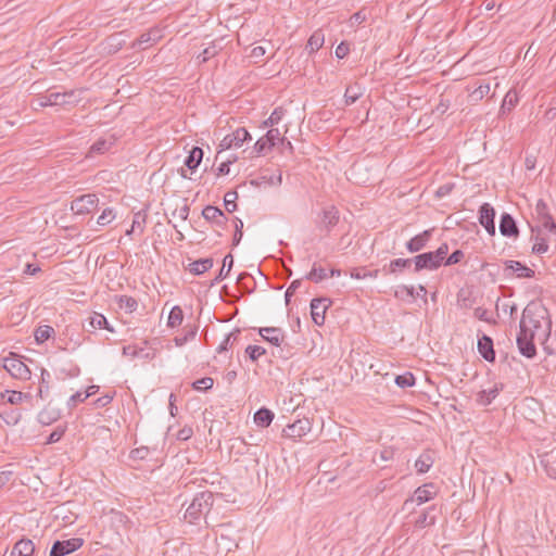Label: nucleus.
Listing matches in <instances>:
<instances>
[{
	"label": "nucleus",
	"mask_w": 556,
	"mask_h": 556,
	"mask_svg": "<svg viewBox=\"0 0 556 556\" xmlns=\"http://www.w3.org/2000/svg\"><path fill=\"white\" fill-rule=\"evenodd\" d=\"M410 261H413L415 273L421 270H437L442 266L432 251L417 254L410 257Z\"/></svg>",
	"instance_id": "9"
},
{
	"label": "nucleus",
	"mask_w": 556,
	"mask_h": 556,
	"mask_svg": "<svg viewBox=\"0 0 556 556\" xmlns=\"http://www.w3.org/2000/svg\"><path fill=\"white\" fill-rule=\"evenodd\" d=\"M54 333H55V331H54L53 327H51L49 325H43V326H39L35 330L34 336H35L36 342L40 344V343L46 342L50 338H52L54 336Z\"/></svg>",
	"instance_id": "39"
},
{
	"label": "nucleus",
	"mask_w": 556,
	"mask_h": 556,
	"mask_svg": "<svg viewBox=\"0 0 556 556\" xmlns=\"http://www.w3.org/2000/svg\"><path fill=\"white\" fill-rule=\"evenodd\" d=\"M233 266V256L232 254H227L223 260V267L219 269L217 276L212 281V285L219 283L223 281L229 274Z\"/></svg>",
	"instance_id": "35"
},
{
	"label": "nucleus",
	"mask_w": 556,
	"mask_h": 556,
	"mask_svg": "<svg viewBox=\"0 0 556 556\" xmlns=\"http://www.w3.org/2000/svg\"><path fill=\"white\" fill-rule=\"evenodd\" d=\"M84 544V540L81 538H72L68 540L60 541L56 540L51 547L49 556H65L68 555L78 548H80Z\"/></svg>",
	"instance_id": "10"
},
{
	"label": "nucleus",
	"mask_w": 556,
	"mask_h": 556,
	"mask_svg": "<svg viewBox=\"0 0 556 556\" xmlns=\"http://www.w3.org/2000/svg\"><path fill=\"white\" fill-rule=\"evenodd\" d=\"M433 490L434 483L432 482L425 483L418 486L415 490L414 495L405 501L404 506H407L409 503H417L418 505H421L426 502H429L435 495V492Z\"/></svg>",
	"instance_id": "17"
},
{
	"label": "nucleus",
	"mask_w": 556,
	"mask_h": 556,
	"mask_svg": "<svg viewBox=\"0 0 556 556\" xmlns=\"http://www.w3.org/2000/svg\"><path fill=\"white\" fill-rule=\"evenodd\" d=\"M161 29L151 28L149 31L141 34L131 45V48L141 47L144 43L156 42L161 38Z\"/></svg>",
	"instance_id": "31"
},
{
	"label": "nucleus",
	"mask_w": 556,
	"mask_h": 556,
	"mask_svg": "<svg viewBox=\"0 0 556 556\" xmlns=\"http://www.w3.org/2000/svg\"><path fill=\"white\" fill-rule=\"evenodd\" d=\"M214 386V379L211 377H203L192 382V389L200 392H205L212 389Z\"/></svg>",
	"instance_id": "50"
},
{
	"label": "nucleus",
	"mask_w": 556,
	"mask_h": 556,
	"mask_svg": "<svg viewBox=\"0 0 556 556\" xmlns=\"http://www.w3.org/2000/svg\"><path fill=\"white\" fill-rule=\"evenodd\" d=\"M184 320V311L180 306H174L168 315L167 327L176 328L182 324Z\"/></svg>",
	"instance_id": "42"
},
{
	"label": "nucleus",
	"mask_w": 556,
	"mask_h": 556,
	"mask_svg": "<svg viewBox=\"0 0 556 556\" xmlns=\"http://www.w3.org/2000/svg\"><path fill=\"white\" fill-rule=\"evenodd\" d=\"M199 327L197 325H186L182 329V334L174 338L177 346H182L188 341L193 340L197 336Z\"/></svg>",
	"instance_id": "33"
},
{
	"label": "nucleus",
	"mask_w": 556,
	"mask_h": 556,
	"mask_svg": "<svg viewBox=\"0 0 556 556\" xmlns=\"http://www.w3.org/2000/svg\"><path fill=\"white\" fill-rule=\"evenodd\" d=\"M248 140H251L250 132L244 127H239L231 134L226 135L222 139L219 147L222 150L240 148Z\"/></svg>",
	"instance_id": "11"
},
{
	"label": "nucleus",
	"mask_w": 556,
	"mask_h": 556,
	"mask_svg": "<svg viewBox=\"0 0 556 556\" xmlns=\"http://www.w3.org/2000/svg\"><path fill=\"white\" fill-rule=\"evenodd\" d=\"M418 295L419 293H415V288L413 286H399L394 291V296L402 301L406 300V298L415 300Z\"/></svg>",
	"instance_id": "43"
},
{
	"label": "nucleus",
	"mask_w": 556,
	"mask_h": 556,
	"mask_svg": "<svg viewBox=\"0 0 556 556\" xmlns=\"http://www.w3.org/2000/svg\"><path fill=\"white\" fill-rule=\"evenodd\" d=\"M413 264V261L410 258H394L390 262V270L392 275L399 276L401 275L406 268H409Z\"/></svg>",
	"instance_id": "38"
},
{
	"label": "nucleus",
	"mask_w": 556,
	"mask_h": 556,
	"mask_svg": "<svg viewBox=\"0 0 556 556\" xmlns=\"http://www.w3.org/2000/svg\"><path fill=\"white\" fill-rule=\"evenodd\" d=\"M285 112L286 111L281 106L276 108L269 117L263 122V127H269V129L274 128V126L279 124V122L282 119Z\"/></svg>",
	"instance_id": "47"
},
{
	"label": "nucleus",
	"mask_w": 556,
	"mask_h": 556,
	"mask_svg": "<svg viewBox=\"0 0 556 556\" xmlns=\"http://www.w3.org/2000/svg\"><path fill=\"white\" fill-rule=\"evenodd\" d=\"M240 334V329H235L233 331L229 332L224 341L218 345L217 348V353H223V352H226L228 350V348L230 345H232L233 341L237 340L238 336Z\"/></svg>",
	"instance_id": "49"
},
{
	"label": "nucleus",
	"mask_w": 556,
	"mask_h": 556,
	"mask_svg": "<svg viewBox=\"0 0 556 556\" xmlns=\"http://www.w3.org/2000/svg\"><path fill=\"white\" fill-rule=\"evenodd\" d=\"M242 236H243V222L240 218L236 217L235 218V233L232 237V247H237L240 243Z\"/></svg>",
	"instance_id": "57"
},
{
	"label": "nucleus",
	"mask_w": 556,
	"mask_h": 556,
	"mask_svg": "<svg viewBox=\"0 0 556 556\" xmlns=\"http://www.w3.org/2000/svg\"><path fill=\"white\" fill-rule=\"evenodd\" d=\"M114 218L115 215L113 213V210L111 207H108L103 210L102 214L98 217L97 223L101 226H105L109 225Z\"/></svg>",
	"instance_id": "61"
},
{
	"label": "nucleus",
	"mask_w": 556,
	"mask_h": 556,
	"mask_svg": "<svg viewBox=\"0 0 556 556\" xmlns=\"http://www.w3.org/2000/svg\"><path fill=\"white\" fill-rule=\"evenodd\" d=\"M332 301L328 298H315L311 301L312 320L317 326L325 324V315Z\"/></svg>",
	"instance_id": "13"
},
{
	"label": "nucleus",
	"mask_w": 556,
	"mask_h": 556,
	"mask_svg": "<svg viewBox=\"0 0 556 556\" xmlns=\"http://www.w3.org/2000/svg\"><path fill=\"white\" fill-rule=\"evenodd\" d=\"M150 451L147 446H141V447H137V448H134L131 452H130V458L131 459H135V460H143L148 457Z\"/></svg>",
	"instance_id": "64"
},
{
	"label": "nucleus",
	"mask_w": 556,
	"mask_h": 556,
	"mask_svg": "<svg viewBox=\"0 0 556 556\" xmlns=\"http://www.w3.org/2000/svg\"><path fill=\"white\" fill-rule=\"evenodd\" d=\"M363 96V91L361 86L355 83L354 85H350L346 87L344 92V102L345 105H352Z\"/></svg>",
	"instance_id": "34"
},
{
	"label": "nucleus",
	"mask_w": 556,
	"mask_h": 556,
	"mask_svg": "<svg viewBox=\"0 0 556 556\" xmlns=\"http://www.w3.org/2000/svg\"><path fill=\"white\" fill-rule=\"evenodd\" d=\"M3 368L15 379L28 380L31 375L29 368L15 353H10V356L3 359Z\"/></svg>",
	"instance_id": "5"
},
{
	"label": "nucleus",
	"mask_w": 556,
	"mask_h": 556,
	"mask_svg": "<svg viewBox=\"0 0 556 556\" xmlns=\"http://www.w3.org/2000/svg\"><path fill=\"white\" fill-rule=\"evenodd\" d=\"M218 52V49L216 48L215 45H212L207 48H205L199 55H198V60L200 61V63H205L207 62L211 58L215 56Z\"/></svg>",
	"instance_id": "60"
},
{
	"label": "nucleus",
	"mask_w": 556,
	"mask_h": 556,
	"mask_svg": "<svg viewBox=\"0 0 556 556\" xmlns=\"http://www.w3.org/2000/svg\"><path fill=\"white\" fill-rule=\"evenodd\" d=\"M274 417V413L269 408L263 406L254 413L253 419L257 427L267 428L273 422Z\"/></svg>",
	"instance_id": "27"
},
{
	"label": "nucleus",
	"mask_w": 556,
	"mask_h": 556,
	"mask_svg": "<svg viewBox=\"0 0 556 556\" xmlns=\"http://www.w3.org/2000/svg\"><path fill=\"white\" fill-rule=\"evenodd\" d=\"M202 216L205 220L214 224L215 226L225 229L227 227L228 217L226 214L217 206L206 205L202 210Z\"/></svg>",
	"instance_id": "16"
},
{
	"label": "nucleus",
	"mask_w": 556,
	"mask_h": 556,
	"mask_svg": "<svg viewBox=\"0 0 556 556\" xmlns=\"http://www.w3.org/2000/svg\"><path fill=\"white\" fill-rule=\"evenodd\" d=\"M326 278H328L326 269L319 266L317 263H314L311 271L305 275V279L315 283H319Z\"/></svg>",
	"instance_id": "36"
},
{
	"label": "nucleus",
	"mask_w": 556,
	"mask_h": 556,
	"mask_svg": "<svg viewBox=\"0 0 556 556\" xmlns=\"http://www.w3.org/2000/svg\"><path fill=\"white\" fill-rule=\"evenodd\" d=\"M147 208L140 210L139 212L135 213L134 219H132V228H137L139 230V233L142 235L144 231V225L147 223Z\"/></svg>",
	"instance_id": "48"
},
{
	"label": "nucleus",
	"mask_w": 556,
	"mask_h": 556,
	"mask_svg": "<svg viewBox=\"0 0 556 556\" xmlns=\"http://www.w3.org/2000/svg\"><path fill=\"white\" fill-rule=\"evenodd\" d=\"M504 265L506 277L513 276L514 274H516L518 278H533L535 276V271L532 268L519 261L508 260L504 262Z\"/></svg>",
	"instance_id": "15"
},
{
	"label": "nucleus",
	"mask_w": 556,
	"mask_h": 556,
	"mask_svg": "<svg viewBox=\"0 0 556 556\" xmlns=\"http://www.w3.org/2000/svg\"><path fill=\"white\" fill-rule=\"evenodd\" d=\"M245 280H251L253 281V277L247 273V271H243L241 273L239 276H238V279H237V287H238V290L242 293H251L253 291L252 288H250L248 286V283L245 282Z\"/></svg>",
	"instance_id": "51"
},
{
	"label": "nucleus",
	"mask_w": 556,
	"mask_h": 556,
	"mask_svg": "<svg viewBox=\"0 0 556 556\" xmlns=\"http://www.w3.org/2000/svg\"><path fill=\"white\" fill-rule=\"evenodd\" d=\"M35 552V545L31 540L23 538L18 540L12 551L10 556H31Z\"/></svg>",
	"instance_id": "26"
},
{
	"label": "nucleus",
	"mask_w": 556,
	"mask_h": 556,
	"mask_svg": "<svg viewBox=\"0 0 556 556\" xmlns=\"http://www.w3.org/2000/svg\"><path fill=\"white\" fill-rule=\"evenodd\" d=\"M66 427L58 426L47 438L45 444H53L59 442L65 433Z\"/></svg>",
	"instance_id": "59"
},
{
	"label": "nucleus",
	"mask_w": 556,
	"mask_h": 556,
	"mask_svg": "<svg viewBox=\"0 0 556 556\" xmlns=\"http://www.w3.org/2000/svg\"><path fill=\"white\" fill-rule=\"evenodd\" d=\"M312 429V421L304 417L301 419H296L292 424H288L283 430L282 435L285 438H291V439H300L307 434Z\"/></svg>",
	"instance_id": "12"
},
{
	"label": "nucleus",
	"mask_w": 556,
	"mask_h": 556,
	"mask_svg": "<svg viewBox=\"0 0 556 556\" xmlns=\"http://www.w3.org/2000/svg\"><path fill=\"white\" fill-rule=\"evenodd\" d=\"M535 337L528 328L519 327V331L516 337V344L519 353L527 358H534L538 354L535 345Z\"/></svg>",
	"instance_id": "3"
},
{
	"label": "nucleus",
	"mask_w": 556,
	"mask_h": 556,
	"mask_svg": "<svg viewBox=\"0 0 556 556\" xmlns=\"http://www.w3.org/2000/svg\"><path fill=\"white\" fill-rule=\"evenodd\" d=\"M143 351H144V349L138 348L137 345H125V346H123L122 353H123V355L130 356L132 358L140 357V356L149 358L150 357L149 353L143 355Z\"/></svg>",
	"instance_id": "53"
},
{
	"label": "nucleus",
	"mask_w": 556,
	"mask_h": 556,
	"mask_svg": "<svg viewBox=\"0 0 556 556\" xmlns=\"http://www.w3.org/2000/svg\"><path fill=\"white\" fill-rule=\"evenodd\" d=\"M394 381L399 388L405 389L415 386L416 378L410 371H406L403 375H397Z\"/></svg>",
	"instance_id": "46"
},
{
	"label": "nucleus",
	"mask_w": 556,
	"mask_h": 556,
	"mask_svg": "<svg viewBox=\"0 0 556 556\" xmlns=\"http://www.w3.org/2000/svg\"><path fill=\"white\" fill-rule=\"evenodd\" d=\"M286 137H281L278 128H270L254 143V151L257 155H265L277 142L285 143Z\"/></svg>",
	"instance_id": "4"
},
{
	"label": "nucleus",
	"mask_w": 556,
	"mask_h": 556,
	"mask_svg": "<svg viewBox=\"0 0 556 556\" xmlns=\"http://www.w3.org/2000/svg\"><path fill=\"white\" fill-rule=\"evenodd\" d=\"M203 154L204 152L201 148L193 147L185 160V166L191 172H194L202 162Z\"/></svg>",
	"instance_id": "30"
},
{
	"label": "nucleus",
	"mask_w": 556,
	"mask_h": 556,
	"mask_svg": "<svg viewBox=\"0 0 556 556\" xmlns=\"http://www.w3.org/2000/svg\"><path fill=\"white\" fill-rule=\"evenodd\" d=\"M519 98L518 93L515 90H509L506 96L503 99L502 105H501V112L505 113L510 112L517 104H518Z\"/></svg>",
	"instance_id": "41"
},
{
	"label": "nucleus",
	"mask_w": 556,
	"mask_h": 556,
	"mask_svg": "<svg viewBox=\"0 0 556 556\" xmlns=\"http://www.w3.org/2000/svg\"><path fill=\"white\" fill-rule=\"evenodd\" d=\"M60 417V414L48 408L42 409L38 415V420L43 425H49L55 421Z\"/></svg>",
	"instance_id": "52"
},
{
	"label": "nucleus",
	"mask_w": 556,
	"mask_h": 556,
	"mask_svg": "<svg viewBox=\"0 0 556 556\" xmlns=\"http://www.w3.org/2000/svg\"><path fill=\"white\" fill-rule=\"evenodd\" d=\"M258 334L263 340L277 348L281 346L286 338L285 331L278 327H262L258 329Z\"/></svg>",
	"instance_id": "19"
},
{
	"label": "nucleus",
	"mask_w": 556,
	"mask_h": 556,
	"mask_svg": "<svg viewBox=\"0 0 556 556\" xmlns=\"http://www.w3.org/2000/svg\"><path fill=\"white\" fill-rule=\"evenodd\" d=\"M437 510V505H431L424 509L414 521L415 528L424 529L427 527L434 526L437 522V515L434 513Z\"/></svg>",
	"instance_id": "22"
},
{
	"label": "nucleus",
	"mask_w": 556,
	"mask_h": 556,
	"mask_svg": "<svg viewBox=\"0 0 556 556\" xmlns=\"http://www.w3.org/2000/svg\"><path fill=\"white\" fill-rule=\"evenodd\" d=\"M519 327L528 328L533 334L546 340L552 331V318L547 307L540 300L530 301L522 311Z\"/></svg>",
	"instance_id": "1"
},
{
	"label": "nucleus",
	"mask_w": 556,
	"mask_h": 556,
	"mask_svg": "<svg viewBox=\"0 0 556 556\" xmlns=\"http://www.w3.org/2000/svg\"><path fill=\"white\" fill-rule=\"evenodd\" d=\"M213 264L214 261L212 257L199 258L190 263L187 269L194 276H200L206 273L208 269H211L213 267Z\"/></svg>",
	"instance_id": "28"
},
{
	"label": "nucleus",
	"mask_w": 556,
	"mask_h": 556,
	"mask_svg": "<svg viewBox=\"0 0 556 556\" xmlns=\"http://www.w3.org/2000/svg\"><path fill=\"white\" fill-rule=\"evenodd\" d=\"M49 379H50V372L47 369L41 368L40 386H39V392H38V395L41 399L43 397V393L45 392L48 393L50 390Z\"/></svg>",
	"instance_id": "56"
},
{
	"label": "nucleus",
	"mask_w": 556,
	"mask_h": 556,
	"mask_svg": "<svg viewBox=\"0 0 556 556\" xmlns=\"http://www.w3.org/2000/svg\"><path fill=\"white\" fill-rule=\"evenodd\" d=\"M87 325L84 324V328L86 331L91 332L94 329H106L111 332L114 331V329L110 326L108 319L104 315L100 313H93L91 316L87 318Z\"/></svg>",
	"instance_id": "24"
},
{
	"label": "nucleus",
	"mask_w": 556,
	"mask_h": 556,
	"mask_svg": "<svg viewBox=\"0 0 556 556\" xmlns=\"http://www.w3.org/2000/svg\"><path fill=\"white\" fill-rule=\"evenodd\" d=\"M237 199H238V192L236 190H229L224 195V205L228 213H233L237 211Z\"/></svg>",
	"instance_id": "45"
},
{
	"label": "nucleus",
	"mask_w": 556,
	"mask_h": 556,
	"mask_svg": "<svg viewBox=\"0 0 556 556\" xmlns=\"http://www.w3.org/2000/svg\"><path fill=\"white\" fill-rule=\"evenodd\" d=\"M465 257V253L463 250L457 249L453 251L445 260L444 266H452L460 263L463 258Z\"/></svg>",
	"instance_id": "58"
},
{
	"label": "nucleus",
	"mask_w": 556,
	"mask_h": 556,
	"mask_svg": "<svg viewBox=\"0 0 556 556\" xmlns=\"http://www.w3.org/2000/svg\"><path fill=\"white\" fill-rule=\"evenodd\" d=\"M99 198L93 193L83 194L71 202V211L76 215H86L98 208Z\"/></svg>",
	"instance_id": "6"
},
{
	"label": "nucleus",
	"mask_w": 556,
	"mask_h": 556,
	"mask_svg": "<svg viewBox=\"0 0 556 556\" xmlns=\"http://www.w3.org/2000/svg\"><path fill=\"white\" fill-rule=\"evenodd\" d=\"M245 354L252 362H256L262 355L266 354V349L261 345H248Z\"/></svg>",
	"instance_id": "54"
},
{
	"label": "nucleus",
	"mask_w": 556,
	"mask_h": 556,
	"mask_svg": "<svg viewBox=\"0 0 556 556\" xmlns=\"http://www.w3.org/2000/svg\"><path fill=\"white\" fill-rule=\"evenodd\" d=\"M479 223L490 236H494L495 228V210L490 203H483L479 207Z\"/></svg>",
	"instance_id": "14"
},
{
	"label": "nucleus",
	"mask_w": 556,
	"mask_h": 556,
	"mask_svg": "<svg viewBox=\"0 0 556 556\" xmlns=\"http://www.w3.org/2000/svg\"><path fill=\"white\" fill-rule=\"evenodd\" d=\"M325 42V35L321 29L315 30L307 40L305 49L309 54L318 51Z\"/></svg>",
	"instance_id": "32"
},
{
	"label": "nucleus",
	"mask_w": 556,
	"mask_h": 556,
	"mask_svg": "<svg viewBox=\"0 0 556 556\" xmlns=\"http://www.w3.org/2000/svg\"><path fill=\"white\" fill-rule=\"evenodd\" d=\"M500 232L504 237L517 238L519 228L516 220L509 213H503L500 218Z\"/></svg>",
	"instance_id": "21"
},
{
	"label": "nucleus",
	"mask_w": 556,
	"mask_h": 556,
	"mask_svg": "<svg viewBox=\"0 0 556 556\" xmlns=\"http://www.w3.org/2000/svg\"><path fill=\"white\" fill-rule=\"evenodd\" d=\"M535 216H536V219L540 223H543V222H546V220L553 218V215L551 214L549 207H548L547 203L543 199H540L536 202V205H535Z\"/></svg>",
	"instance_id": "40"
},
{
	"label": "nucleus",
	"mask_w": 556,
	"mask_h": 556,
	"mask_svg": "<svg viewBox=\"0 0 556 556\" xmlns=\"http://www.w3.org/2000/svg\"><path fill=\"white\" fill-rule=\"evenodd\" d=\"M380 270L374 269V270H367L365 267H356L353 268L351 271V277L354 279H365V278H378Z\"/></svg>",
	"instance_id": "44"
},
{
	"label": "nucleus",
	"mask_w": 556,
	"mask_h": 556,
	"mask_svg": "<svg viewBox=\"0 0 556 556\" xmlns=\"http://www.w3.org/2000/svg\"><path fill=\"white\" fill-rule=\"evenodd\" d=\"M477 348L479 354L482 356L483 359H485L489 363L495 362L494 344L490 336L482 333V336L478 338Z\"/></svg>",
	"instance_id": "20"
},
{
	"label": "nucleus",
	"mask_w": 556,
	"mask_h": 556,
	"mask_svg": "<svg viewBox=\"0 0 556 556\" xmlns=\"http://www.w3.org/2000/svg\"><path fill=\"white\" fill-rule=\"evenodd\" d=\"M434 463V451L426 450L415 462V468L418 473H426Z\"/></svg>",
	"instance_id": "25"
},
{
	"label": "nucleus",
	"mask_w": 556,
	"mask_h": 556,
	"mask_svg": "<svg viewBox=\"0 0 556 556\" xmlns=\"http://www.w3.org/2000/svg\"><path fill=\"white\" fill-rule=\"evenodd\" d=\"M75 98V91H64V92H53L49 91L46 94H42L38 98L39 106H48V105H66V104H73L76 102Z\"/></svg>",
	"instance_id": "7"
},
{
	"label": "nucleus",
	"mask_w": 556,
	"mask_h": 556,
	"mask_svg": "<svg viewBox=\"0 0 556 556\" xmlns=\"http://www.w3.org/2000/svg\"><path fill=\"white\" fill-rule=\"evenodd\" d=\"M114 144V139L111 137L110 139L100 138L92 143L90 147V154H103L111 149Z\"/></svg>",
	"instance_id": "37"
},
{
	"label": "nucleus",
	"mask_w": 556,
	"mask_h": 556,
	"mask_svg": "<svg viewBox=\"0 0 556 556\" xmlns=\"http://www.w3.org/2000/svg\"><path fill=\"white\" fill-rule=\"evenodd\" d=\"M489 84L480 85L471 92V98L476 101L481 100L489 93Z\"/></svg>",
	"instance_id": "63"
},
{
	"label": "nucleus",
	"mask_w": 556,
	"mask_h": 556,
	"mask_svg": "<svg viewBox=\"0 0 556 556\" xmlns=\"http://www.w3.org/2000/svg\"><path fill=\"white\" fill-rule=\"evenodd\" d=\"M214 495L211 491H204L194 496L185 513V520L191 525H199L213 507Z\"/></svg>",
	"instance_id": "2"
},
{
	"label": "nucleus",
	"mask_w": 556,
	"mask_h": 556,
	"mask_svg": "<svg viewBox=\"0 0 556 556\" xmlns=\"http://www.w3.org/2000/svg\"><path fill=\"white\" fill-rule=\"evenodd\" d=\"M433 229H426L420 233L410 238L405 247L409 253H417L422 251L432 238Z\"/></svg>",
	"instance_id": "18"
},
{
	"label": "nucleus",
	"mask_w": 556,
	"mask_h": 556,
	"mask_svg": "<svg viewBox=\"0 0 556 556\" xmlns=\"http://www.w3.org/2000/svg\"><path fill=\"white\" fill-rule=\"evenodd\" d=\"M119 307H125L128 312H134L137 309L138 302L132 296L121 295L118 299Z\"/></svg>",
	"instance_id": "55"
},
{
	"label": "nucleus",
	"mask_w": 556,
	"mask_h": 556,
	"mask_svg": "<svg viewBox=\"0 0 556 556\" xmlns=\"http://www.w3.org/2000/svg\"><path fill=\"white\" fill-rule=\"evenodd\" d=\"M340 220V212L334 205L324 207L319 214L316 226L319 230L329 235Z\"/></svg>",
	"instance_id": "8"
},
{
	"label": "nucleus",
	"mask_w": 556,
	"mask_h": 556,
	"mask_svg": "<svg viewBox=\"0 0 556 556\" xmlns=\"http://www.w3.org/2000/svg\"><path fill=\"white\" fill-rule=\"evenodd\" d=\"M503 390V384H494L489 390H482L477 394V402L482 406H488L498 395L500 391Z\"/></svg>",
	"instance_id": "29"
},
{
	"label": "nucleus",
	"mask_w": 556,
	"mask_h": 556,
	"mask_svg": "<svg viewBox=\"0 0 556 556\" xmlns=\"http://www.w3.org/2000/svg\"><path fill=\"white\" fill-rule=\"evenodd\" d=\"M123 31L122 33H115L109 37H106L102 41L103 50L108 54H115L117 53L125 45V39L123 38Z\"/></svg>",
	"instance_id": "23"
},
{
	"label": "nucleus",
	"mask_w": 556,
	"mask_h": 556,
	"mask_svg": "<svg viewBox=\"0 0 556 556\" xmlns=\"http://www.w3.org/2000/svg\"><path fill=\"white\" fill-rule=\"evenodd\" d=\"M432 252L435 255L437 260L441 263V265H444V262L448 253V244L446 242H443L439 245V248L435 251Z\"/></svg>",
	"instance_id": "62"
}]
</instances>
